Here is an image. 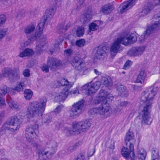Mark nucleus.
I'll return each mask as SVG.
<instances>
[{
  "label": "nucleus",
  "mask_w": 160,
  "mask_h": 160,
  "mask_svg": "<svg viewBox=\"0 0 160 160\" xmlns=\"http://www.w3.org/2000/svg\"><path fill=\"white\" fill-rule=\"evenodd\" d=\"M159 90L158 87L150 88L146 89L141 96L142 100L144 102L143 108L139 113L138 118L141 119L142 122L150 124L152 121L150 109L152 103V101Z\"/></svg>",
  "instance_id": "1"
},
{
  "label": "nucleus",
  "mask_w": 160,
  "mask_h": 160,
  "mask_svg": "<svg viewBox=\"0 0 160 160\" xmlns=\"http://www.w3.org/2000/svg\"><path fill=\"white\" fill-rule=\"evenodd\" d=\"M113 97L112 94L105 90L100 91L98 97L93 101V104L96 105L101 103L100 106L93 109V112L102 118L109 117L112 114L108 101H112Z\"/></svg>",
  "instance_id": "2"
},
{
  "label": "nucleus",
  "mask_w": 160,
  "mask_h": 160,
  "mask_svg": "<svg viewBox=\"0 0 160 160\" xmlns=\"http://www.w3.org/2000/svg\"><path fill=\"white\" fill-rule=\"evenodd\" d=\"M56 11L55 8L53 7L47 10L45 15L37 27L35 38L36 39L40 38V40L41 41L38 42L37 43L36 49L38 51L41 49V48L43 47L44 45L47 42L46 38H44L42 35L43 29L46 21L47 20H50L54 15Z\"/></svg>",
  "instance_id": "3"
},
{
  "label": "nucleus",
  "mask_w": 160,
  "mask_h": 160,
  "mask_svg": "<svg viewBox=\"0 0 160 160\" xmlns=\"http://www.w3.org/2000/svg\"><path fill=\"white\" fill-rule=\"evenodd\" d=\"M46 102V98H43L39 102H33L29 103L26 113L27 117L30 120H33L34 118L42 115L45 110Z\"/></svg>",
  "instance_id": "4"
},
{
  "label": "nucleus",
  "mask_w": 160,
  "mask_h": 160,
  "mask_svg": "<svg viewBox=\"0 0 160 160\" xmlns=\"http://www.w3.org/2000/svg\"><path fill=\"white\" fill-rule=\"evenodd\" d=\"M22 122V119L19 116H15L11 118L4 124L1 128V132L2 134L10 132H13L18 130L20 125Z\"/></svg>",
  "instance_id": "5"
},
{
  "label": "nucleus",
  "mask_w": 160,
  "mask_h": 160,
  "mask_svg": "<svg viewBox=\"0 0 160 160\" xmlns=\"http://www.w3.org/2000/svg\"><path fill=\"white\" fill-rule=\"evenodd\" d=\"M91 126V123L88 120L74 122L72 124V131L74 134H78L84 132Z\"/></svg>",
  "instance_id": "6"
},
{
  "label": "nucleus",
  "mask_w": 160,
  "mask_h": 160,
  "mask_svg": "<svg viewBox=\"0 0 160 160\" xmlns=\"http://www.w3.org/2000/svg\"><path fill=\"white\" fill-rule=\"evenodd\" d=\"M61 82L62 86H66L62 91L60 92L55 98L56 100H58L59 102L63 101L65 100L69 93V90L72 85L71 82L65 79H61Z\"/></svg>",
  "instance_id": "7"
},
{
  "label": "nucleus",
  "mask_w": 160,
  "mask_h": 160,
  "mask_svg": "<svg viewBox=\"0 0 160 160\" xmlns=\"http://www.w3.org/2000/svg\"><path fill=\"white\" fill-rule=\"evenodd\" d=\"M121 154L126 160H135L136 155L134 152V145L130 143L129 148L123 147L121 151Z\"/></svg>",
  "instance_id": "8"
},
{
  "label": "nucleus",
  "mask_w": 160,
  "mask_h": 160,
  "mask_svg": "<svg viewBox=\"0 0 160 160\" xmlns=\"http://www.w3.org/2000/svg\"><path fill=\"white\" fill-rule=\"evenodd\" d=\"M47 64L48 66L44 64L41 67L42 70L45 72H48V67L52 70L55 68H58L61 65V62L59 60L55 58H51L48 59Z\"/></svg>",
  "instance_id": "9"
},
{
  "label": "nucleus",
  "mask_w": 160,
  "mask_h": 160,
  "mask_svg": "<svg viewBox=\"0 0 160 160\" xmlns=\"http://www.w3.org/2000/svg\"><path fill=\"white\" fill-rule=\"evenodd\" d=\"M1 78H8L11 81L18 80L20 78V75L18 71L15 72L10 69L4 68L2 71Z\"/></svg>",
  "instance_id": "10"
},
{
  "label": "nucleus",
  "mask_w": 160,
  "mask_h": 160,
  "mask_svg": "<svg viewBox=\"0 0 160 160\" xmlns=\"http://www.w3.org/2000/svg\"><path fill=\"white\" fill-rule=\"evenodd\" d=\"M117 39L120 43L125 46L132 44L137 40V37L134 33L127 34Z\"/></svg>",
  "instance_id": "11"
},
{
  "label": "nucleus",
  "mask_w": 160,
  "mask_h": 160,
  "mask_svg": "<svg viewBox=\"0 0 160 160\" xmlns=\"http://www.w3.org/2000/svg\"><path fill=\"white\" fill-rule=\"evenodd\" d=\"M38 124L36 122L34 125H32L31 127L27 128L25 137L27 140L28 142H31L34 140L37 136L36 132L38 130Z\"/></svg>",
  "instance_id": "12"
},
{
  "label": "nucleus",
  "mask_w": 160,
  "mask_h": 160,
  "mask_svg": "<svg viewBox=\"0 0 160 160\" xmlns=\"http://www.w3.org/2000/svg\"><path fill=\"white\" fill-rule=\"evenodd\" d=\"M57 144L54 141H52L49 142L48 144H47L46 146L48 149V150H44L42 151H40L39 153L40 155L42 154V156L46 155L47 157L49 158L51 156L53 155L56 151Z\"/></svg>",
  "instance_id": "13"
},
{
  "label": "nucleus",
  "mask_w": 160,
  "mask_h": 160,
  "mask_svg": "<svg viewBox=\"0 0 160 160\" xmlns=\"http://www.w3.org/2000/svg\"><path fill=\"white\" fill-rule=\"evenodd\" d=\"M101 85V82L97 81L93 84H87L83 86L82 89H85L86 94L87 95H91L95 93L99 89Z\"/></svg>",
  "instance_id": "14"
},
{
  "label": "nucleus",
  "mask_w": 160,
  "mask_h": 160,
  "mask_svg": "<svg viewBox=\"0 0 160 160\" xmlns=\"http://www.w3.org/2000/svg\"><path fill=\"white\" fill-rule=\"evenodd\" d=\"M84 103V101L81 100L73 104L71 111V116H79L82 112V109Z\"/></svg>",
  "instance_id": "15"
},
{
  "label": "nucleus",
  "mask_w": 160,
  "mask_h": 160,
  "mask_svg": "<svg viewBox=\"0 0 160 160\" xmlns=\"http://www.w3.org/2000/svg\"><path fill=\"white\" fill-rule=\"evenodd\" d=\"M72 65L78 70H82L85 66V64L82 59L78 57L73 58L71 61Z\"/></svg>",
  "instance_id": "16"
},
{
  "label": "nucleus",
  "mask_w": 160,
  "mask_h": 160,
  "mask_svg": "<svg viewBox=\"0 0 160 160\" xmlns=\"http://www.w3.org/2000/svg\"><path fill=\"white\" fill-rule=\"evenodd\" d=\"M120 43L117 39H115L110 48V55L114 57L119 52L120 48Z\"/></svg>",
  "instance_id": "17"
},
{
  "label": "nucleus",
  "mask_w": 160,
  "mask_h": 160,
  "mask_svg": "<svg viewBox=\"0 0 160 160\" xmlns=\"http://www.w3.org/2000/svg\"><path fill=\"white\" fill-rule=\"evenodd\" d=\"M145 50L143 47L132 48L128 52V54L131 56H138L141 55Z\"/></svg>",
  "instance_id": "18"
},
{
  "label": "nucleus",
  "mask_w": 160,
  "mask_h": 160,
  "mask_svg": "<svg viewBox=\"0 0 160 160\" xmlns=\"http://www.w3.org/2000/svg\"><path fill=\"white\" fill-rule=\"evenodd\" d=\"M136 2V0H130L122 4L119 7L120 13H123L126 10L134 5Z\"/></svg>",
  "instance_id": "19"
},
{
  "label": "nucleus",
  "mask_w": 160,
  "mask_h": 160,
  "mask_svg": "<svg viewBox=\"0 0 160 160\" xmlns=\"http://www.w3.org/2000/svg\"><path fill=\"white\" fill-rule=\"evenodd\" d=\"M147 73V71L143 69L141 70L138 75L136 80L137 82L143 85L145 84V79L146 78L149 76Z\"/></svg>",
  "instance_id": "20"
},
{
  "label": "nucleus",
  "mask_w": 160,
  "mask_h": 160,
  "mask_svg": "<svg viewBox=\"0 0 160 160\" xmlns=\"http://www.w3.org/2000/svg\"><path fill=\"white\" fill-rule=\"evenodd\" d=\"M106 49L105 47L98 48L97 49V53L95 54L94 57V62L95 63L97 62V61L96 60V59L98 60L99 59H101L102 58V56L105 57L106 56Z\"/></svg>",
  "instance_id": "21"
},
{
  "label": "nucleus",
  "mask_w": 160,
  "mask_h": 160,
  "mask_svg": "<svg viewBox=\"0 0 160 160\" xmlns=\"http://www.w3.org/2000/svg\"><path fill=\"white\" fill-rule=\"evenodd\" d=\"M137 158L139 160H145L147 155V152L143 148H138L136 151Z\"/></svg>",
  "instance_id": "22"
},
{
  "label": "nucleus",
  "mask_w": 160,
  "mask_h": 160,
  "mask_svg": "<svg viewBox=\"0 0 160 160\" xmlns=\"http://www.w3.org/2000/svg\"><path fill=\"white\" fill-rule=\"evenodd\" d=\"M34 54L33 50L31 49L27 48L21 52L19 54V56L21 58L25 57L31 56Z\"/></svg>",
  "instance_id": "23"
},
{
  "label": "nucleus",
  "mask_w": 160,
  "mask_h": 160,
  "mask_svg": "<svg viewBox=\"0 0 160 160\" xmlns=\"http://www.w3.org/2000/svg\"><path fill=\"white\" fill-rule=\"evenodd\" d=\"M113 7L112 4H108L103 6L101 8V10L105 14L109 13L113 9Z\"/></svg>",
  "instance_id": "24"
},
{
  "label": "nucleus",
  "mask_w": 160,
  "mask_h": 160,
  "mask_svg": "<svg viewBox=\"0 0 160 160\" xmlns=\"http://www.w3.org/2000/svg\"><path fill=\"white\" fill-rule=\"evenodd\" d=\"M36 27V24L34 23L28 25L25 28L24 32L26 33H29L34 31Z\"/></svg>",
  "instance_id": "25"
},
{
  "label": "nucleus",
  "mask_w": 160,
  "mask_h": 160,
  "mask_svg": "<svg viewBox=\"0 0 160 160\" xmlns=\"http://www.w3.org/2000/svg\"><path fill=\"white\" fill-rule=\"evenodd\" d=\"M91 14L87 13L85 15H81L80 18V21L84 23L89 21L92 18Z\"/></svg>",
  "instance_id": "26"
},
{
  "label": "nucleus",
  "mask_w": 160,
  "mask_h": 160,
  "mask_svg": "<svg viewBox=\"0 0 160 160\" xmlns=\"http://www.w3.org/2000/svg\"><path fill=\"white\" fill-rule=\"evenodd\" d=\"M102 83L107 86H109L112 85V80L109 77H103L101 80Z\"/></svg>",
  "instance_id": "27"
},
{
  "label": "nucleus",
  "mask_w": 160,
  "mask_h": 160,
  "mask_svg": "<svg viewBox=\"0 0 160 160\" xmlns=\"http://www.w3.org/2000/svg\"><path fill=\"white\" fill-rule=\"evenodd\" d=\"M23 94L24 98L27 100H29L32 98L33 93L30 89H26L24 91Z\"/></svg>",
  "instance_id": "28"
},
{
  "label": "nucleus",
  "mask_w": 160,
  "mask_h": 160,
  "mask_svg": "<svg viewBox=\"0 0 160 160\" xmlns=\"http://www.w3.org/2000/svg\"><path fill=\"white\" fill-rule=\"evenodd\" d=\"M134 139V136L133 133L131 131H129L126 133L125 140L126 141H129Z\"/></svg>",
  "instance_id": "29"
},
{
  "label": "nucleus",
  "mask_w": 160,
  "mask_h": 160,
  "mask_svg": "<svg viewBox=\"0 0 160 160\" xmlns=\"http://www.w3.org/2000/svg\"><path fill=\"white\" fill-rule=\"evenodd\" d=\"M154 5V4H152L151 3H149L148 6L143 10L142 13H144L145 15H147L150 12Z\"/></svg>",
  "instance_id": "30"
},
{
  "label": "nucleus",
  "mask_w": 160,
  "mask_h": 160,
  "mask_svg": "<svg viewBox=\"0 0 160 160\" xmlns=\"http://www.w3.org/2000/svg\"><path fill=\"white\" fill-rule=\"evenodd\" d=\"M154 5V4H152L151 3H149L148 6L143 10L142 13H144L145 15H147L150 12Z\"/></svg>",
  "instance_id": "31"
},
{
  "label": "nucleus",
  "mask_w": 160,
  "mask_h": 160,
  "mask_svg": "<svg viewBox=\"0 0 160 160\" xmlns=\"http://www.w3.org/2000/svg\"><path fill=\"white\" fill-rule=\"evenodd\" d=\"M82 88V87L80 88L79 90L76 88L71 91L70 93L72 94L73 95H77L78 94L83 93H86L85 89H83Z\"/></svg>",
  "instance_id": "32"
},
{
  "label": "nucleus",
  "mask_w": 160,
  "mask_h": 160,
  "mask_svg": "<svg viewBox=\"0 0 160 160\" xmlns=\"http://www.w3.org/2000/svg\"><path fill=\"white\" fill-rule=\"evenodd\" d=\"M84 28L82 27H78L76 31V35L78 37L82 36L84 34Z\"/></svg>",
  "instance_id": "33"
},
{
  "label": "nucleus",
  "mask_w": 160,
  "mask_h": 160,
  "mask_svg": "<svg viewBox=\"0 0 160 160\" xmlns=\"http://www.w3.org/2000/svg\"><path fill=\"white\" fill-rule=\"evenodd\" d=\"M23 83L20 82H18L17 83L16 86L15 87L14 90L18 92H20L23 89Z\"/></svg>",
  "instance_id": "34"
},
{
  "label": "nucleus",
  "mask_w": 160,
  "mask_h": 160,
  "mask_svg": "<svg viewBox=\"0 0 160 160\" xmlns=\"http://www.w3.org/2000/svg\"><path fill=\"white\" fill-rule=\"evenodd\" d=\"M98 28V26L96 23L92 22L89 26V32L91 31H94L96 30Z\"/></svg>",
  "instance_id": "35"
},
{
  "label": "nucleus",
  "mask_w": 160,
  "mask_h": 160,
  "mask_svg": "<svg viewBox=\"0 0 160 160\" xmlns=\"http://www.w3.org/2000/svg\"><path fill=\"white\" fill-rule=\"evenodd\" d=\"M9 106L12 109H18L19 106L17 103L15 102L12 100H11L8 102Z\"/></svg>",
  "instance_id": "36"
},
{
  "label": "nucleus",
  "mask_w": 160,
  "mask_h": 160,
  "mask_svg": "<svg viewBox=\"0 0 160 160\" xmlns=\"http://www.w3.org/2000/svg\"><path fill=\"white\" fill-rule=\"evenodd\" d=\"M7 31L6 28H0V41L5 36Z\"/></svg>",
  "instance_id": "37"
},
{
  "label": "nucleus",
  "mask_w": 160,
  "mask_h": 160,
  "mask_svg": "<svg viewBox=\"0 0 160 160\" xmlns=\"http://www.w3.org/2000/svg\"><path fill=\"white\" fill-rule=\"evenodd\" d=\"M8 87L6 86H3L0 88V94L2 95H5L7 93Z\"/></svg>",
  "instance_id": "38"
},
{
  "label": "nucleus",
  "mask_w": 160,
  "mask_h": 160,
  "mask_svg": "<svg viewBox=\"0 0 160 160\" xmlns=\"http://www.w3.org/2000/svg\"><path fill=\"white\" fill-rule=\"evenodd\" d=\"M85 43V41L83 39H80L77 40L76 42V46L78 47H82Z\"/></svg>",
  "instance_id": "39"
},
{
  "label": "nucleus",
  "mask_w": 160,
  "mask_h": 160,
  "mask_svg": "<svg viewBox=\"0 0 160 160\" xmlns=\"http://www.w3.org/2000/svg\"><path fill=\"white\" fill-rule=\"evenodd\" d=\"M7 19L6 16L4 14L0 15V25L4 24L5 22Z\"/></svg>",
  "instance_id": "40"
},
{
  "label": "nucleus",
  "mask_w": 160,
  "mask_h": 160,
  "mask_svg": "<svg viewBox=\"0 0 160 160\" xmlns=\"http://www.w3.org/2000/svg\"><path fill=\"white\" fill-rule=\"evenodd\" d=\"M132 64V62L131 61L128 60L125 63L123 68L124 69H127L130 67Z\"/></svg>",
  "instance_id": "41"
},
{
  "label": "nucleus",
  "mask_w": 160,
  "mask_h": 160,
  "mask_svg": "<svg viewBox=\"0 0 160 160\" xmlns=\"http://www.w3.org/2000/svg\"><path fill=\"white\" fill-rule=\"evenodd\" d=\"M72 50L71 49H65L64 51V54L65 55L69 56L71 55L72 52Z\"/></svg>",
  "instance_id": "42"
},
{
  "label": "nucleus",
  "mask_w": 160,
  "mask_h": 160,
  "mask_svg": "<svg viewBox=\"0 0 160 160\" xmlns=\"http://www.w3.org/2000/svg\"><path fill=\"white\" fill-rule=\"evenodd\" d=\"M23 74L26 77H29L30 75V71L28 69H25L23 72Z\"/></svg>",
  "instance_id": "43"
},
{
  "label": "nucleus",
  "mask_w": 160,
  "mask_h": 160,
  "mask_svg": "<svg viewBox=\"0 0 160 160\" xmlns=\"http://www.w3.org/2000/svg\"><path fill=\"white\" fill-rule=\"evenodd\" d=\"M118 90L121 93H125V92H126L125 88L122 86H121L118 89Z\"/></svg>",
  "instance_id": "44"
},
{
  "label": "nucleus",
  "mask_w": 160,
  "mask_h": 160,
  "mask_svg": "<svg viewBox=\"0 0 160 160\" xmlns=\"http://www.w3.org/2000/svg\"><path fill=\"white\" fill-rule=\"evenodd\" d=\"M62 107L61 106L58 107L54 110V112L56 114L59 113L61 110Z\"/></svg>",
  "instance_id": "45"
},
{
  "label": "nucleus",
  "mask_w": 160,
  "mask_h": 160,
  "mask_svg": "<svg viewBox=\"0 0 160 160\" xmlns=\"http://www.w3.org/2000/svg\"><path fill=\"white\" fill-rule=\"evenodd\" d=\"M130 103L129 102L126 101H124L120 103V106L122 107H126Z\"/></svg>",
  "instance_id": "46"
},
{
  "label": "nucleus",
  "mask_w": 160,
  "mask_h": 160,
  "mask_svg": "<svg viewBox=\"0 0 160 160\" xmlns=\"http://www.w3.org/2000/svg\"><path fill=\"white\" fill-rule=\"evenodd\" d=\"M5 102L4 99L1 97L0 96V104L1 105H4L5 104Z\"/></svg>",
  "instance_id": "47"
},
{
  "label": "nucleus",
  "mask_w": 160,
  "mask_h": 160,
  "mask_svg": "<svg viewBox=\"0 0 160 160\" xmlns=\"http://www.w3.org/2000/svg\"><path fill=\"white\" fill-rule=\"evenodd\" d=\"M106 145L107 147H108V148H110L113 149L114 148L113 143L111 144V145L110 146H109V143L108 142H107L106 143Z\"/></svg>",
  "instance_id": "48"
},
{
  "label": "nucleus",
  "mask_w": 160,
  "mask_h": 160,
  "mask_svg": "<svg viewBox=\"0 0 160 160\" xmlns=\"http://www.w3.org/2000/svg\"><path fill=\"white\" fill-rule=\"evenodd\" d=\"M95 152V150L94 149L91 151L90 152H89L88 156L89 157H91L94 154Z\"/></svg>",
  "instance_id": "49"
},
{
  "label": "nucleus",
  "mask_w": 160,
  "mask_h": 160,
  "mask_svg": "<svg viewBox=\"0 0 160 160\" xmlns=\"http://www.w3.org/2000/svg\"><path fill=\"white\" fill-rule=\"evenodd\" d=\"M62 82H61V80H58L56 82V84L58 86H62V84H61Z\"/></svg>",
  "instance_id": "50"
},
{
  "label": "nucleus",
  "mask_w": 160,
  "mask_h": 160,
  "mask_svg": "<svg viewBox=\"0 0 160 160\" xmlns=\"http://www.w3.org/2000/svg\"><path fill=\"white\" fill-rule=\"evenodd\" d=\"M4 114L3 112H1L0 113V119L2 118L4 116Z\"/></svg>",
  "instance_id": "51"
},
{
  "label": "nucleus",
  "mask_w": 160,
  "mask_h": 160,
  "mask_svg": "<svg viewBox=\"0 0 160 160\" xmlns=\"http://www.w3.org/2000/svg\"><path fill=\"white\" fill-rule=\"evenodd\" d=\"M94 71L95 73L96 74L99 75L100 74V73L96 69H94Z\"/></svg>",
  "instance_id": "52"
},
{
  "label": "nucleus",
  "mask_w": 160,
  "mask_h": 160,
  "mask_svg": "<svg viewBox=\"0 0 160 160\" xmlns=\"http://www.w3.org/2000/svg\"><path fill=\"white\" fill-rule=\"evenodd\" d=\"M72 32H73V33H72L73 34V35H74L75 34V32H76V29H73L72 30Z\"/></svg>",
  "instance_id": "53"
},
{
  "label": "nucleus",
  "mask_w": 160,
  "mask_h": 160,
  "mask_svg": "<svg viewBox=\"0 0 160 160\" xmlns=\"http://www.w3.org/2000/svg\"><path fill=\"white\" fill-rule=\"evenodd\" d=\"M59 42H58L57 43L56 45H55V47L56 48H58V44H59Z\"/></svg>",
  "instance_id": "54"
},
{
  "label": "nucleus",
  "mask_w": 160,
  "mask_h": 160,
  "mask_svg": "<svg viewBox=\"0 0 160 160\" xmlns=\"http://www.w3.org/2000/svg\"><path fill=\"white\" fill-rule=\"evenodd\" d=\"M158 2H155V4L156 5H158V4H160V0H159Z\"/></svg>",
  "instance_id": "55"
},
{
  "label": "nucleus",
  "mask_w": 160,
  "mask_h": 160,
  "mask_svg": "<svg viewBox=\"0 0 160 160\" xmlns=\"http://www.w3.org/2000/svg\"><path fill=\"white\" fill-rule=\"evenodd\" d=\"M1 160H8L6 158H2Z\"/></svg>",
  "instance_id": "56"
},
{
  "label": "nucleus",
  "mask_w": 160,
  "mask_h": 160,
  "mask_svg": "<svg viewBox=\"0 0 160 160\" xmlns=\"http://www.w3.org/2000/svg\"><path fill=\"white\" fill-rule=\"evenodd\" d=\"M122 73H123L124 74L125 72H123Z\"/></svg>",
  "instance_id": "57"
},
{
  "label": "nucleus",
  "mask_w": 160,
  "mask_h": 160,
  "mask_svg": "<svg viewBox=\"0 0 160 160\" xmlns=\"http://www.w3.org/2000/svg\"><path fill=\"white\" fill-rule=\"evenodd\" d=\"M112 144L113 143V142H111Z\"/></svg>",
  "instance_id": "58"
}]
</instances>
